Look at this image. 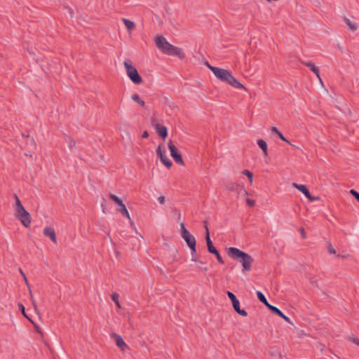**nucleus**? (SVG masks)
I'll list each match as a JSON object with an SVG mask.
<instances>
[{
    "instance_id": "obj_1",
    "label": "nucleus",
    "mask_w": 359,
    "mask_h": 359,
    "mask_svg": "<svg viewBox=\"0 0 359 359\" xmlns=\"http://www.w3.org/2000/svg\"><path fill=\"white\" fill-rule=\"evenodd\" d=\"M231 256L242 263L244 270L250 271L252 263L251 257L238 248H229Z\"/></svg>"
},
{
    "instance_id": "obj_2",
    "label": "nucleus",
    "mask_w": 359,
    "mask_h": 359,
    "mask_svg": "<svg viewBox=\"0 0 359 359\" xmlns=\"http://www.w3.org/2000/svg\"><path fill=\"white\" fill-rule=\"evenodd\" d=\"M124 67L126 73L131 81L135 84H140L142 82V79L139 74L137 69L133 65L131 60H126L124 61Z\"/></svg>"
},
{
    "instance_id": "obj_3",
    "label": "nucleus",
    "mask_w": 359,
    "mask_h": 359,
    "mask_svg": "<svg viewBox=\"0 0 359 359\" xmlns=\"http://www.w3.org/2000/svg\"><path fill=\"white\" fill-rule=\"evenodd\" d=\"M15 216L21 222L25 227L29 226L31 224V215L25 208L15 210Z\"/></svg>"
},
{
    "instance_id": "obj_4",
    "label": "nucleus",
    "mask_w": 359,
    "mask_h": 359,
    "mask_svg": "<svg viewBox=\"0 0 359 359\" xmlns=\"http://www.w3.org/2000/svg\"><path fill=\"white\" fill-rule=\"evenodd\" d=\"M181 237L185 241L188 247H196L195 237L185 228L184 223L180 224Z\"/></svg>"
},
{
    "instance_id": "obj_5",
    "label": "nucleus",
    "mask_w": 359,
    "mask_h": 359,
    "mask_svg": "<svg viewBox=\"0 0 359 359\" xmlns=\"http://www.w3.org/2000/svg\"><path fill=\"white\" fill-rule=\"evenodd\" d=\"M155 43L157 48L164 54H167L168 49L172 46V44L170 43L163 36H157L155 39Z\"/></svg>"
},
{
    "instance_id": "obj_6",
    "label": "nucleus",
    "mask_w": 359,
    "mask_h": 359,
    "mask_svg": "<svg viewBox=\"0 0 359 359\" xmlns=\"http://www.w3.org/2000/svg\"><path fill=\"white\" fill-rule=\"evenodd\" d=\"M226 294L232 302V306H233V309L241 316H247L248 312L245 310L241 309L240 308V302L238 300V299L236 298V297L234 295V294L232 293L231 292L227 291Z\"/></svg>"
},
{
    "instance_id": "obj_7",
    "label": "nucleus",
    "mask_w": 359,
    "mask_h": 359,
    "mask_svg": "<svg viewBox=\"0 0 359 359\" xmlns=\"http://www.w3.org/2000/svg\"><path fill=\"white\" fill-rule=\"evenodd\" d=\"M109 197L118 205V211L120 212L123 217L130 219L129 212L123 201L118 196L112 194H109Z\"/></svg>"
},
{
    "instance_id": "obj_8",
    "label": "nucleus",
    "mask_w": 359,
    "mask_h": 359,
    "mask_svg": "<svg viewBox=\"0 0 359 359\" xmlns=\"http://www.w3.org/2000/svg\"><path fill=\"white\" fill-rule=\"evenodd\" d=\"M168 148L170 151V156L172 157L174 161L180 165H184V161L182 157V154L178 149L173 144L171 140L168 142Z\"/></svg>"
},
{
    "instance_id": "obj_9",
    "label": "nucleus",
    "mask_w": 359,
    "mask_h": 359,
    "mask_svg": "<svg viewBox=\"0 0 359 359\" xmlns=\"http://www.w3.org/2000/svg\"><path fill=\"white\" fill-rule=\"evenodd\" d=\"M208 67L212 72L214 75L221 81L224 82V80H227L226 76L229 75V72L228 70L222 68L212 67L208 64Z\"/></svg>"
},
{
    "instance_id": "obj_10",
    "label": "nucleus",
    "mask_w": 359,
    "mask_h": 359,
    "mask_svg": "<svg viewBox=\"0 0 359 359\" xmlns=\"http://www.w3.org/2000/svg\"><path fill=\"white\" fill-rule=\"evenodd\" d=\"M292 186L301 191L304 195L310 201H316L318 199V197H315L311 195L309 189L304 184H299L295 182L292 183Z\"/></svg>"
},
{
    "instance_id": "obj_11",
    "label": "nucleus",
    "mask_w": 359,
    "mask_h": 359,
    "mask_svg": "<svg viewBox=\"0 0 359 359\" xmlns=\"http://www.w3.org/2000/svg\"><path fill=\"white\" fill-rule=\"evenodd\" d=\"M156 153L160 158L161 161L168 168H170L172 163V161L165 156V149H162V147L159 145L157 148Z\"/></svg>"
},
{
    "instance_id": "obj_12",
    "label": "nucleus",
    "mask_w": 359,
    "mask_h": 359,
    "mask_svg": "<svg viewBox=\"0 0 359 359\" xmlns=\"http://www.w3.org/2000/svg\"><path fill=\"white\" fill-rule=\"evenodd\" d=\"M226 79L227 80H224V82L231 85L233 88L239 89L245 88L230 72H229Z\"/></svg>"
},
{
    "instance_id": "obj_13",
    "label": "nucleus",
    "mask_w": 359,
    "mask_h": 359,
    "mask_svg": "<svg viewBox=\"0 0 359 359\" xmlns=\"http://www.w3.org/2000/svg\"><path fill=\"white\" fill-rule=\"evenodd\" d=\"M166 55H172V56H177L180 59H184L185 57V54L182 51V48L175 46L172 45L170 49H168V52Z\"/></svg>"
},
{
    "instance_id": "obj_14",
    "label": "nucleus",
    "mask_w": 359,
    "mask_h": 359,
    "mask_svg": "<svg viewBox=\"0 0 359 359\" xmlns=\"http://www.w3.org/2000/svg\"><path fill=\"white\" fill-rule=\"evenodd\" d=\"M111 336L115 340L116 346L122 351H124L126 348H128V345L125 343V341L119 334L116 333H112Z\"/></svg>"
},
{
    "instance_id": "obj_15",
    "label": "nucleus",
    "mask_w": 359,
    "mask_h": 359,
    "mask_svg": "<svg viewBox=\"0 0 359 359\" xmlns=\"http://www.w3.org/2000/svg\"><path fill=\"white\" fill-rule=\"evenodd\" d=\"M43 234L46 236L49 237L50 238V240L53 241L54 245L57 244L55 231L53 229V228H52L50 226L45 227L43 229Z\"/></svg>"
},
{
    "instance_id": "obj_16",
    "label": "nucleus",
    "mask_w": 359,
    "mask_h": 359,
    "mask_svg": "<svg viewBox=\"0 0 359 359\" xmlns=\"http://www.w3.org/2000/svg\"><path fill=\"white\" fill-rule=\"evenodd\" d=\"M341 248H327L328 253L330 255H336L338 257L348 258L350 255L345 251H341Z\"/></svg>"
},
{
    "instance_id": "obj_17",
    "label": "nucleus",
    "mask_w": 359,
    "mask_h": 359,
    "mask_svg": "<svg viewBox=\"0 0 359 359\" xmlns=\"http://www.w3.org/2000/svg\"><path fill=\"white\" fill-rule=\"evenodd\" d=\"M268 309L274 314L280 316V318H282L283 319H284L286 322L287 323H290V318L286 316L279 309H278L277 307L273 306V305H271V306H268Z\"/></svg>"
},
{
    "instance_id": "obj_18",
    "label": "nucleus",
    "mask_w": 359,
    "mask_h": 359,
    "mask_svg": "<svg viewBox=\"0 0 359 359\" xmlns=\"http://www.w3.org/2000/svg\"><path fill=\"white\" fill-rule=\"evenodd\" d=\"M156 130L158 135L163 140L165 139V137L168 135V130L167 128L164 126H162L161 124H156Z\"/></svg>"
},
{
    "instance_id": "obj_19",
    "label": "nucleus",
    "mask_w": 359,
    "mask_h": 359,
    "mask_svg": "<svg viewBox=\"0 0 359 359\" xmlns=\"http://www.w3.org/2000/svg\"><path fill=\"white\" fill-rule=\"evenodd\" d=\"M305 66H306L307 67H309L311 71H312L316 75V76L319 79V80L321 81V79L320 78V72H319V69L318 67H316L312 62L309 61V62H302Z\"/></svg>"
},
{
    "instance_id": "obj_20",
    "label": "nucleus",
    "mask_w": 359,
    "mask_h": 359,
    "mask_svg": "<svg viewBox=\"0 0 359 359\" xmlns=\"http://www.w3.org/2000/svg\"><path fill=\"white\" fill-rule=\"evenodd\" d=\"M23 137L26 139V146L28 149H35L36 148V144L33 137H31L29 135H24Z\"/></svg>"
},
{
    "instance_id": "obj_21",
    "label": "nucleus",
    "mask_w": 359,
    "mask_h": 359,
    "mask_svg": "<svg viewBox=\"0 0 359 359\" xmlns=\"http://www.w3.org/2000/svg\"><path fill=\"white\" fill-rule=\"evenodd\" d=\"M204 227L205 229V241H206V245H207L206 247H214L213 243L210 237V232H209V229H208V227L207 225V222H204Z\"/></svg>"
},
{
    "instance_id": "obj_22",
    "label": "nucleus",
    "mask_w": 359,
    "mask_h": 359,
    "mask_svg": "<svg viewBox=\"0 0 359 359\" xmlns=\"http://www.w3.org/2000/svg\"><path fill=\"white\" fill-rule=\"evenodd\" d=\"M257 144L260 147V149L263 151L264 155L266 156L268 155V151H267V144L266 142L260 139L257 140Z\"/></svg>"
},
{
    "instance_id": "obj_23",
    "label": "nucleus",
    "mask_w": 359,
    "mask_h": 359,
    "mask_svg": "<svg viewBox=\"0 0 359 359\" xmlns=\"http://www.w3.org/2000/svg\"><path fill=\"white\" fill-rule=\"evenodd\" d=\"M344 21L351 31L354 32L356 30V25L355 23H353L348 18L344 17Z\"/></svg>"
},
{
    "instance_id": "obj_24",
    "label": "nucleus",
    "mask_w": 359,
    "mask_h": 359,
    "mask_svg": "<svg viewBox=\"0 0 359 359\" xmlns=\"http://www.w3.org/2000/svg\"><path fill=\"white\" fill-rule=\"evenodd\" d=\"M257 296L258 299L263 303L267 308L268 306H271V304L268 302L267 299H266L265 296L259 291L257 292Z\"/></svg>"
},
{
    "instance_id": "obj_25",
    "label": "nucleus",
    "mask_w": 359,
    "mask_h": 359,
    "mask_svg": "<svg viewBox=\"0 0 359 359\" xmlns=\"http://www.w3.org/2000/svg\"><path fill=\"white\" fill-rule=\"evenodd\" d=\"M208 250L209 252L216 255L217 259L219 263H221V264L224 263L217 248H208Z\"/></svg>"
},
{
    "instance_id": "obj_26",
    "label": "nucleus",
    "mask_w": 359,
    "mask_h": 359,
    "mask_svg": "<svg viewBox=\"0 0 359 359\" xmlns=\"http://www.w3.org/2000/svg\"><path fill=\"white\" fill-rule=\"evenodd\" d=\"M131 99H132L133 101H135V102H137V103H138L140 106H142V107H144V104H145L144 101V100H142L141 99V97H140V95H137V94H133V95H132V96H131Z\"/></svg>"
},
{
    "instance_id": "obj_27",
    "label": "nucleus",
    "mask_w": 359,
    "mask_h": 359,
    "mask_svg": "<svg viewBox=\"0 0 359 359\" xmlns=\"http://www.w3.org/2000/svg\"><path fill=\"white\" fill-rule=\"evenodd\" d=\"M111 300L115 303L116 306L120 309L121 308V304H120V302H119V294L116 292H114L111 294Z\"/></svg>"
},
{
    "instance_id": "obj_28",
    "label": "nucleus",
    "mask_w": 359,
    "mask_h": 359,
    "mask_svg": "<svg viewBox=\"0 0 359 359\" xmlns=\"http://www.w3.org/2000/svg\"><path fill=\"white\" fill-rule=\"evenodd\" d=\"M123 22L126 26V27L128 29V30H131L132 29H133L135 27V23L130 20H128V19H126V18H123Z\"/></svg>"
},
{
    "instance_id": "obj_29",
    "label": "nucleus",
    "mask_w": 359,
    "mask_h": 359,
    "mask_svg": "<svg viewBox=\"0 0 359 359\" xmlns=\"http://www.w3.org/2000/svg\"><path fill=\"white\" fill-rule=\"evenodd\" d=\"M13 198L15 199V210H18V209H21V208H24V206L22 205V204L20 198L17 196V194H15L13 195Z\"/></svg>"
},
{
    "instance_id": "obj_30",
    "label": "nucleus",
    "mask_w": 359,
    "mask_h": 359,
    "mask_svg": "<svg viewBox=\"0 0 359 359\" xmlns=\"http://www.w3.org/2000/svg\"><path fill=\"white\" fill-rule=\"evenodd\" d=\"M271 131L273 133H276L277 134V135L278 136V137L281 140H285V137L283 136V135L276 128V127H272L271 128Z\"/></svg>"
},
{
    "instance_id": "obj_31",
    "label": "nucleus",
    "mask_w": 359,
    "mask_h": 359,
    "mask_svg": "<svg viewBox=\"0 0 359 359\" xmlns=\"http://www.w3.org/2000/svg\"><path fill=\"white\" fill-rule=\"evenodd\" d=\"M243 174L244 175H246V176L248 177V179H249V180L250 181V182H252V180H253V174H252V172H250V171H249L248 170H244L243 171Z\"/></svg>"
},
{
    "instance_id": "obj_32",
    "label": "nucleus",
    "mask_w": 359,
    "mask_h": 359,
    "mask_svg": "<svg viewBox=\"0 0 359 359\" xmlns=\"http://www.w3.org/2000/svg\"><path fill=\"white\" fill-rule=\"evenodd\" d=\"M349 193L359 202V193L357 191L351 189Z\"/></svg>"
},
{
    "instance_id": "obj_33",
    "label": "nucleus",
    "mask_w": 359,
    "mask_h": 359,
    "mask_svg": "<svg viewBox=\"0 0 359 359\" xmlns=\"http://www.w3.org/2000/svg\"><path fill=\"white\" fill-rule=\"evenodd\" d=\"M191 250V260L196 262L197 261V256L196 255V248H190Z\"/></svg>"
},
{
    "instance_id": "obj_34",
    "label": "nucleus",
    "mask_w": 359,
    "mask_h": 359,
    "mask_svg": "<svg viewBox=\"0 0 359 359\" xmlns=\"http://www.w3.org/2000/svg\"><path fill=\"white\" fill-rule=\"evenodd\" d=\"M238 189H241V187L237 184H231L229 187L231 191H238Z\"/></svg>"
},
{
    "instance_id": "obj_35",
    "label": "nucleus",
    "mask_w": 359,
    "mask_h": 359,
    "mask_svg": "<svg viewBox=\"0 0 359 359\" xmlns=\"http://www.w3.org/2000/svg\"><path fill=\"white\" fill-rule=\"evenodd\" d=\"M348 341H351L352 343L359 346V339L353 337V336H351V337H348Z\"/></svg>"
},
{
    "instance_id": "obj_36",
    "label": "nucleus",
    "mask_w": 359,
    "mask_h": 359,
    "mask_svg": "<svg viewBox=\"0 0 359 359\" xmlns=\"http://www.w3.org/2000/svg\"><path fill=\"white\" fill-rule=\"evenodd\" d=\"M246 203H247L248 205H249L250 207L254 206L255 203V201L252 199H250V198H247Z\"/></svg>"
},
{
    "instance_id": "obj_37",
    "label": "nucleus",
    "mask_w": 359,
    "mask_h": 359,
    "mask_svg": "<svg viewBox=\"0 0 359 359\" xmlns=\"http://www.w3.org/2000/svg\"><path fill=\"white\" fill-rule=\"evenodd\" d=\"M18 306H19L20 310L22 311V314H23L25 316H26V317H27V316H26V314H25V307H24L23 304H21V303H20V304H18Z\"/></svg>"
},
{
    "instance_id": "obj_38",
    "label": "nucleus",
    "mask_w": 359,
    "mask_h": 359,
    "mask_svg": "<svg viewBox=\"0 0 359 359\" xmlns=\"http://www.w3.org/2000/svg\"><path fill=\"white\" fill-rule=\"evenodd\" d=\"M20 273L22 274V278H24V280H25V281L26 284H28L27 278V277H26V276H25V273L22 271V270L21 269H20Z\"/></svg>"
},
{
    "instance_id": "obj_39",
    "label": "nucleus",
    "mask_w": 359,
    "mask_h": 359,
    "mask_svg": "<svg viewBox=\"0 0 359 359\" xmlns=\"http://www.w3.org/2000/svg\"><path fill=\"white\" fill-rule=\"evenodd\" d=\"M158 201L161 204H163L165 203V196H161L158 197Z\"/></svg>"
},
{
    "instance_id": "obj_40",
    "label": "nucleus",
    "mask_w": 359,
    "mask_h": 359,
    "mask_svg": "<svg viewBox=\"0 0 359 359\" xmlns=\"http://www.w3.org/2000/svg\"><path fill=\"white\" fill-rule=\"evenodd\" d=\"M149 137V133L145 130L143 132V133L142 134V138H147Z\"/></svg>"
},
{
    "instance_id": "obj_41",
    "label": "nucleus",
    "mask_w": 359,
    "mask_h": 359,
    "mask_svg": "<svg viewBox=\"0 0 359 359\" xmlns=\"http://www.w3.org/2000/svg\"><path fill=\"white\" fill-rule=\"evenodd\" d=\"M114 253L115 257H116V258H118V257H120V253L118 252V250H116V248H114Z\"/></svg>"
},
{
    "instance_id": "obj_42",
    "label": "nucleus",
    "mask_w": 359,
    "mask_h": 359,
    "mask_svg": "<svg viewBox=\"0 0 359 359\" xmlns=\"http://www.w3.org/2000/svg\"><path fill=\"white\" fill-rule=\"evenodd\" d=\"M301 233H302V237L304 238L305 237V236H304V230L303 228L301 229Z\"/></svg>"
},
{
    "instance_id": "obj_43",
    "label": "nucleus",
    "mask_w": 359,
    "mask_h": 359,
    "mask_svg": "<svg viewBox=\"0 0 359 359\" xmlns=\"http://www.w3.org/2000/svg\"><path fill=\"white\" fill-rule=\"evenodd\" d=\"M284 142H285L286 143H287L288 144H290V142L289 140H287L286 138H285V140H283Z\"/></svg>"
},
{
    "instance_id": "obj_44",
    "label": "nucleus",
    "mask_w": 359,
    "mask_h": 359,
    "mask_svg": "<svg viewBox=\"0 0 359 359\" xmlns=\"http://www.w3.org/2000/svg\"><path fill=\"white\" fill-rule=\"evenodd\" d=\"M32 303H33V305H34V308L36 309V304H35V302H34V301L33 299H32Z\"/></svg>"
},
{
    "instance_id": "obj_45",
    "label": "nucleus",
    "mask_w": 359,
    "mask_h": 359,
    "mask_svg": "<svg viewBox=\"0 0 359 359\" xmlns=\"http://www.w3.org/2000/svg\"><path fill=\"white\" fill-rule=\"evenodd\" d=\"M25 154L26 156H32V154H30L29 153H25Z\"/></svg>"
},
{
    "instance_id": "obj_46",
    "label": "nucleus",
    "mask_w": 359,
    "mask_h": 359,
    "mask_svg": "<svg viewBox=\"0 0 359 359\" xmlns=\"http://www.w3.org/2000/svg\"><path fill=\"white\" fill-rule=\"evenodd\" d=\"M72 145H75V143H71V144H70V146H69V147H72Z\"/></svg>"
},
{
    "instance_id": "obj_47",
    "label": "nucleus",
    "mask_w": 359,
    "mask_h": 359,
    "mask_svg": "<svg viewBox=\"0 0 359 359\" xmlns=\"http://www.w3.org/2000/svg\"><path fill=\"white\" fill-rule=\"evenodd\" d=\"M72 145H75V143H71V144H70V146H69V147H72Z\"/></svg>"
},
{
    "instance_id": "obj_48",
    "label": "nucleus",
    "mask_w": 359,
    "mask_h": 359,
    "mask_svg": "<svg viewBox=\"0 0 359 359\" xmlns=\"http://www.w3.org/2000/svg\"><path fill=\"white\" fill-rule=\"evenodd\" d=\"M72 145H75V143H71V144H70V146H69V147H72Z\"/></svg>"
},
{
    "instance_id": "obj_49",
    "label": "nucleus",
    "mask_w": 359,
    "mask_h": 359,
    "mask_svg": "<svg viewBox=\"0 0 359 359\" xmlns=\"http://www.w3.org/2000/svg\"><path fill=\"white\" fill-rule=\"evenodd\" d=\"M203 270L204 271H208L207 268H205V269H203Z\"/></svg>"
}]
</instances>
